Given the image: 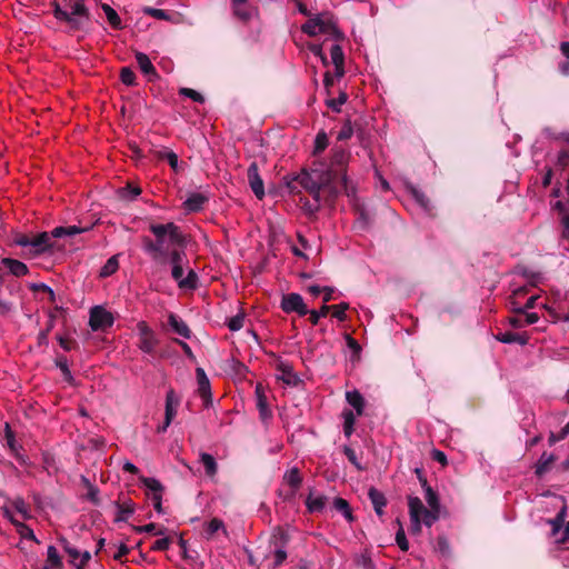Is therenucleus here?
<instances>
[{
	"label": "nucleus",
	"mask_w": 569,
	"mask_h": 569,
	"mask_svg": "<svg viewBox=\"0 0 569 569\" xmlns=\"http://www.w3.org/2000/svg\"><path fill=\"white\" fill-rule=\"evenodd\" d=\"M219 530H222L224 533H227V530L224 528V523L222 520L218 518L211 519L204 528V532L208 539L212 538V536L218 532Z\"/></svg>",
	"instance_id": "37"
},
{
	"label": "nucleus",
	"mask_w": 569,
	"mask_h": 569,
	"mask_svg": "<svg viewBox=\"0 0 569 569\" xmlns=\"http://www.w3.org/2000/svg\"><path fill=\"white\" fill-rule=\"evenodd\" d=\"M6 440H7V445H8L9 449L14 453V456L19 460H22V457H20V455L18 452L19 448L16 442L14 433L10 429L9 425H6Z\"/></svg>",
	"instance_id": "47"
},
{
	"label": "nucleus",
	"mask_w": 569,
	"mask_h": 569,
	"mask_svg": "<svg viewBox=\"0 0 569 569\" xmlns=\"http://www.w3.org/2000/svg\"><path fill=\"white\" fill-rule=\"evenodd\" d=\"M62 567L61 557L54 546H49L47 550V561L44 569H60Z\"/></svg>",
	"instance_id": "31"
},
{
	"label": "nucleus",
	"mask_w": 569,
	"mask_h": 569,
	"mask_svg": "<svg viewBox=\"0 0 569 569\" xmlns=\"http://www.w3.org/2000/svg\"><path fill=\"white\" fill-rule=\"evenodd\" d=\"M333 507L337 511L341 512L343 517L349 521H353V516L349 502L343 498H335Z\"/></svg>",
	"instance_id": "36"
},
{
	"label": "nucleus",
	"mask_w": 569,
	"mask_h": 569,
	"mask_svg": "<svg viewBox=\"0 0 569 569\" xmlns=\"http://www.w3.org/2000/svg\"><path fill=\"white\" fill-rule=\"evenodd\" d=\"M14 528H16L17 532L21 536V538L38 542L33 530L29 526L23 523L22 521H20L19 523H16Z\"/></svg>",
	"instance_id": "45"
},
{
	"label": "nucleus",
	"mask_w": 569,
	"mask_h": 569,
	"mask_svg": "<svg viewBox=\"0 0 569 569\" xmlns=\"http://www.w3.org/2000/svg\"><path fill=\"white\" fill-rule=\"evenodd\" d=\"M330 307H331L330 311H331L333 318L338 319L339 321L347 320L346 311L349 309L348 302H340L339 305H333Z\"/></svg>",
	"instance_id": "44"
},
{
	"label": "nucleus",
	"mask_w": 569,
	"mask_h": 569,
	"mask_svg": "<svg viewBox=\"0 0 569 569\" xmlns=\"http://www.w3.org/2000/svg\"><path fill=\"white\" fill-rule=\"evenodd\" d=\"M281 309L286 313L296 312L300 317L308 315L309 309L307 308L303 298L299 293H288L282 297Z\"/></svg>",
	"instance_id": "9"
},
{
	"label": "nucleus",
	"mask_w": 569,
	"mask_h": 569,
	"mask_svg": "<svg viewBox=\"0 0 569 569\" xmlns=\"http://www.w3.org/2000/svg\"><path fill=\"white\" fill-rule=\"evenodd\" d=\"M257 409L259 411V416L262 421H267L272 417V412L268 406L267 396L264 393V388L261 383H257L254 389Z\"/></svg>",
	"instance_id": "13"
},
{
	"label": "nucleus",
	"mask_w": 569,
	"mask_h": 569,
	"mask_svg": "<svg viewBox=\"0 0 569 569\" xmlns=\"http://www.w3.org/2000/svg\"><path fill=\"white\" fill-rule=\"evenodd\" d=\"M347 99H348L347 93L340 92L338 98L328 99L327 100V106L331 110H333L336 112H340L341 106L346 103Z\"/></svg>",
	"instance_id": "49"
},
{
	"label": "nucleus",
	"mask_w": 569,
	"mask_h": 569,
	"mask_svg": "<svg viewBox=\"0 0 569 569\" xmlns=\"http://www.w3.org/2000/svg\"><path fill=\"white\" fill-rule=\"evenodd\" d=\"M198 287V274L190 269L183 280L180 281L181 289L194 290Z\"/></svg>",
	"instance_id": "42"
},
{
	"label": "nucleus",
	"mask_w": 569,
	"mask_h": 569,
	"mask_svg": "<svg viewBox=\"0 0 569 569\" xmlns=\"http://www.w3.org/2000/svg\"><path fill=\"white\" fill-rule=\"evenodd\" d=\"M168 325L170 326L171 330L177 333L178 336L190 339L191 338V330L189 326L177 315L169 313L168 316Z\"/></svg>",
	"instance_id": "18"
},
{
	"label": "nucleus",
	"mask_w": 569,
	"mask_h": 569,
	"mask_svg": "<svg viewBox=\"0 0 569 569\" xmlns=\"http://www.w3.org/2000/svg\"><path fill=\"white\" fill-rule=\"evenodd\" d=\"M179 94L188 97L196 102L202 103L204 101V98L202 97L201 93H199L198 91L190 89V88H181L179 90Z\"/></svg>",
	"instance_id": "54"
},
{
	"label": "nucleus",
	"mask_w": 569,
	"mask_h": 569,
	"mask_svg": "<svg viewBox=\"0 0 569 569\" xmlns=\"http://www.w3.org/2000/svg\"><path fill=\"white\" fill-rule=\"evenodd\" d=\"M171 545V539L168 538V537H164V538H160V539H157L152 546L150 547V549L152 551H166L169 549Z\"/></svg>",
	"instance_id": "56"
},
{
	"label": "nucleus",
	"mask_w": 569,
	"mask_h": 569,
	"mask_svg": "<svg viewBox=\"0 0 569 569\" xmlns=\"http://www.w3.org/2000/svg\"><path fill=\"white\" fill-rule=\"evenodd\" d=\"M118 513L116 517L117 521L128 520L134 512V505L131 500L123 501L117 505Z\"/></svg>",
	"instance_id": "33"
},
{
	"label": "nucleus",
	"mask_w": 569,
	"mask_h": 569,
	"mask_svg": "<svg viewBox=\"0 0 569 569\" xmlns=\"http://www.w3.org/2000/svg\"><path fill=\"white\" fill-rule=\"evenodd\" d=\"M162 158L168 161L169 166L171 167V169L173 171L177 172L179 170V162H178L177 153H174L173 151H166L162 154Z\"/></svg>",
	"instance_id": "60"
},
{
	"label": "nucleus",
	"mask_w": 569,
	"mask_h": 569,
	"mask_svg": "<svg viewBox=\"0 0 569 569\" xmlns=\"http://www.w3.org/2000/svg\"><path fill=\"white\" fill-rule=\"evenodd\" d=\"M106 17H107V20L108 22L110 23V26L116 29V30H120L122 29V23H121V19L119 17V14L117 13V11L109 4L107 3H103L101 6Z\"/></svg>",
	"instance_id": "34"
},
{
	"label": "nucleus",
	"mask_w": 569,
	"mask_h": 569,
	"mask_svg": "<svg viewBox=\"0 0 569 569\" xmlns=\"http://www.w3.org/2000/svg\"><path fill=\"white\" fill-rule=\"evenodd\" d=\"M330 57L335 66V76L341 78L345 74V56L342 48L339 44H333L330 48Z\"/></svg>",
	"instance_id": "19"
},
{
	"label": "nucleus",
	"mask_w": 569,
	"mask_h": 569,
	"mask_svg": "<svg viewBox=\"0 0 569 569\" xmlns=\"http://www.w3.org/2000/svg\"><path fill=\"white\" fill-rule=\"evenodd\" d=\"M119 268V262L116 256L109 258L104 266L101 268L100 276L109 277L113 274Z\"/></svg>",
	"instance_id": "43"
},
{
	"label": "nucleus",
	"mask_w": 569,
	"mask_h": 569,
	"mask_svg": "<svg viewBox=\"0 0 569 569\" xmlns=\"http://www.w3.org/2000/svg\"><path fill=\"white\" fill-rule=\"evenodd\" d=\"M301 31L310 37L321 34L316 16L301 26Z\"/></svg>",
	"instance_id": "40"
},
{
	"label": "nucleus",
	"mask_w": 569,
	"mask_h": 569,
	"mask_svg": "<svg viewBox=\"0 0 569 569\" xmlns=\"http://www.w3.org/2000/svg\"><path fill=\"white\" fill-rule=\"evenodd\" d=\"M350 159V152L343 147H333L331 149V157L329 166L326 170H321L323 173H330V180L332 181L333 191L346 192L348 196L355 193V189H349L347 166Z\"/></svg>",
	"instance_id": "5"
},
{
	"label": "nucleus",
	"mask_w": 569,
	"mask_h": 569,
	"mask_svg": "<svg viewBox=\"0 0 569 569\" xmlns=\"http://www.w3.org/2000/svg\"><path fill=\"white\" fill-rule=\"evenodd\" d=\"M120 80L126 86L136 84V74L129 67H123L120 71Z\"/></svg>",
	"instance_id": "53"
},
{
	"label": "nucleus",
	"mask_w": 569,
	"mask_h": 569,
	"mask_svg": "<svg viewBox=\"0 0 569 569\" xmlns=\"http://www.w3.org/2000/svg\"><path fill=\"white\" fill-rule=\"evenodd\" d=\"M555 461H556L555 455L543 452L536 463V467H535L536 476L540 478L545 473H547L551 469Z\"/></svg>",
	"instance_id": "23"
},
{
	"label": "nucleus",
	"mask_w": 569,
	"mask_h": 569,
	"mask_svg": "<svg viewBox=\"0 0 569 569\" xmlns=\"http://www.w3.org/2000/svg\"><path fill=\"white\" fill-rule=\"evenodd\" d=\"M52 231L51 232H41L34 237H32L31 248L34 253H42L53 247L52 243Z\"/></svg>",
	"instance_id": "16"
},
{
	"label": "nucleus",
	"mask_w": 569,
	"mask_h": 569,
	"mask_svg": "<svg viewBox=\"0 0 569 569\" xmlns=\"http://www.w3.org/2000/svg\"><path fill=\"white\" fill-rule=\"evenodd\" d=\"M208 201V198L202 193H192L187 200L183 202V206L189 211H199L202 209L203 204Z\"/></svg>",
	"instance_id": "29"
},
{
	"label": "nucleus",
	"mask_w": 569,
	"mask_h": 569,
	"mask_svg": "<svg viewBox=\"0 0 569 569\" xmlns=\"http://www.w3.org/2000/svg\"><path fill=\"white\" fill-rule=\"evenodd\" d=\"M435 549L441 556L448 557L450 555V545H449L448 539L445 536H439L437 538Z\"/></svg>",
	"instance_id": "50"
},
{
	"label": "nucleus",
	"mask_w": 569,
	"mask_h": 569,
	"mask_svg": "<svg viewBox=\"0 0 569 569\" xmlns=\"http://www.w3.org/2000/svg\"><path fill=\"white\" fill-rule=\"evenodd\" d=\"M368 497L373 506L376 513L381 517L383 515V508L387 505L385 495L377 488L371 487L368 491Z\"/></svg>",
	"instance_id": "22"
},
{
	"label": "nucleus",
	"mask_w": 569,
	"mask_h": 569,
	"mask_svg": "<svg viewBox=\"0 0 569 569\" xmlns=\"http://www.w3.org/2000/svg\"><path fill=\"white\" fill-rule=\"evenodd\" d=\"M277 370L280 375L277 377L283 383L288 386H296L298 383V377L293 371V367L286 361L279 360L276 365Z\"/></svg>",
	"instance_id": "14"
},
{
	"label": "nucleus",
	"mask_w": 569,
	"mask_h": 569,
	"mask_svg": "<svg viewBox=\"0 0 569 569\" xmlns=\"http://www.w3.org/2000/svg\"><path fill=\"white\" fill-rule=\"evenodd\" d=\"M353 134V128L351 122L348 120L343 123L340 131L338 132L337 139L338 140H347L350 139Z\"/></svg>",
	"instance_id": "55"
},
{
	"label": "nucleus",
	"mask_w": 569,
	"mask_h": 569,
	"mask_svg": "<svg viewBox=\"0 0 569 569\" xmlns=\"http://www.w3.org/2000/svg\"><path fill=\"white\" fill-rule=\"evenodd\" d=\"M58 341L60 347L66 351L72 350L76 346V341L70 338L58 337Z\"/></svg>",
	"instance_id": "63"
},
{
	"label": "nucleus",
	"mask_w": 569,
	"mask_h": 569,
	"mask_svg": "<svg viewBox=\"0 0 569 569\" xmlns=\"http://www.w3.org/2000/svg\"><path fill=\"white\" fill-rule=\"evenodd\" d=\"M495 338L502 343H519L525 346L528 343L529 337L526 333H518L512 331L499 332Z\"/></svg>",
	"instance_id": "21"
},
{
	"label": "nucleus",
	"mask_w": 569,
	"mask_h": 569,
	"mask_svg": "<svg viewBox=\"0 0 569 569\" xmlns=\"http://www.w3.org/2000/svg\"><path fill=\"white\" fill-rule=\"evenodd\" d=\"M66 9L59 2H52L53 17L64 22L71 31L84 30L90 21V12L83 0L63 1Z\"/></svg>",
	"instance_id": "3"
},
{
	"label": "nucleus",
	"mask_w": 569,
	"mask_h": 569,
	"mask_svg": "<svg viewBox=\"0 0 569 569\" xmlns=\"http://www.w3.org/2000/svg\"><path fill=\"white\" fill-rule=\"evenodd\" d=\"M566 518V507H562L561 510L557 513L555 519L549 520V523L552 526V535H556L562 527Z\"/></svg>",
	"instance_id": "52"
},
{
	"label": "nucleus",
	"mask_w": 569,
	"mask_h": 569,
	"mask_svg": "<svg viewBox=\"0 0 569 569\" xmlns=\"http://www.w3.org/2000/svg\"><path fill=\"white\" fill-rule=\"evenodd\" d=\"M149 230L156 239L153 240L149 237H142L141 243L144 252L148 253L153 261L162 262L167 259V238L168 242L172 244H182L184 242V236L180 228L173 222L164 224L152 223L150 224Z\"/></svg>",
	"instance_id": "2"
},
{
	"label": "nucleus",
	"mask_w": 569,
	"mask_h": 569,
	"mask_svg": "<svg viewBox=\"0 0 569 569\" xmlns=\"http://www.w3.org/2000/svg\"><path fill=\"white\" fill-rule=\"evenodd\" d=\"M396 542L402 551H407L409 549V542H408L405 531L401 527L396 533Z\"/></svg>",
	"instance_id": "61"
},
{
	"label": "nucleus",
	"mask_w": 569,
	"mask_h": 569,
	"mask_svg": "<svg viewBox=\"0 0 569 569\" xmlns=\"http://www.w3.org/2000/svg\"><path fill=\"white\" fill-rule=\"evenodd\" d=\"M346 400L356 410L357 416L363 415L365 399L358 390L347 391Z\"/></svg>",
	"instance_id": "24"
},
{
	"label": "nucleus",
	"mask_w": 569,
	"mask_h": 569,
	"mask_svg": "<svg viewBox=\"0 0 569 569\" xmlns=\"http://www.w3.org/2000/svg\"><path fill=\"white\" fill-rule=\"evenodd\" d=\"M297 184L307 190L317 201L320 200L321 192H328L329 196L336 197L339 192L333 191L330 173H323L321 170H312V172L302 171L292 181L288 182L290 192H297Z\"/></svg>",
	"instance_id": "4"
},
{
	"label": "nucleus",
	"mask_w": 569,
	"mask_h": 569,
	"mask_svg": "<svg viewBox=\"0 0 569 569\" xmlns=\"http://www.w3.org/2000/svg\"><path fill=\"white\" fill-rule=\"evenodd\" d=\"M316 18L319 23V28L321 29V33L340 37V31L337 27V21L332 13L322 12L317 14Z\"/></svg>",
	"instance_id": "12"
},
{
	"label": "nucleus",
	"mask_w": 569,
	"mask_h": 569,
	"mask_svg": "<svg viewBox=\"0 0 569 569\" xmlns=\"http://www.w3.org/2000/svg\"><path fill=\"white\" fill-rule=\"evenodd\" d=\"M200 462L203 465L206 475L208 477H214L218 471V465L213 456L207 452L200 453Z\"/></svg>",
	"instance_id": "32"
},
{
	"label": "nucleus",
	"mask_w": 569,
	"mask_h": 569,
	"mask_svg": "<svg viewBox=\"0 0 569 569\" xmlns=\"http://www.w3.org/2000/svg\"><path fill=\"white\" fill-rule=\"evenodd\" d=\"M29 289L33 292H46L49 296L50 302L56 300L54 291L46 283H31Z\"/></svg>",
	"instance_id": "51"
},
{
	"label": "nucleus",
	"mask_w": 569,
	"mask_h": 569,
	"mask_svg": "<svg viewBox=\"0 0 569 569\" xmlns=\"http://www.w3.org/2000/svg\"><path fill=\"white\" fill-rule=\"evenodd\" d=\"M555 208L559 212L560 222L562 224L561 237L563 239H569V210L562 201H557Z\"/></svg>",
	"instance_id": "27"
},
{
	"label": "nucleus",
	"mask_w": 569,
	"mask_h": 569,
	"mask_svg": "<svg viewBox=\"0 0 569 569\" xmlns=\"http://www.w3.org/2000/svg\"><path fill=\"white\" fill-rule=\"evenodd\" d=\"M138 330V348L146 355H153L159 345V340L154 331L149 327L146 321H139L137 323Z\"/></svg>",
	"instance_id": "6"
},
{
	"label": "nucleus",
	"mask_w": 569,
	"mask_h": 569,
	"mask_svg": "<svg viewBox=\"0 0 569 569\" xmlns=\"http://www.w3.org/2000/svg\"><path fill=\"white\" fill-rule=\"evenodd\" d=\"M59 542L64 552L69 556L70 563L77 569H84L91 559V553L89 551H79L77 548L72 547L64 537H60Z\"/></svg>",
	"instance_id": "8"
},
{
	"label": "nucleus",
	"mask_w": 569,
	"mask_h": 569,
	"mask_svg": "<svg viewBox=\"0 0 569 569\" xmlns=\"http://www.w3.org/2000/svg\"><path fill=\"white\" fill-rule=\"evenodd\" d=\"M89 227H77V226H67V227H57L52 230V236L54 238H61V237H72L81 232L88 231Z\"/></svg>",
	"instance_id": "30"
},
{
	"label": "nucleus",
	"mask_w": 569,
	"mask_h": 569,
	"mask_svg": "<svg viewBox=\"0 0 569 569\" xmlns=\"http://www.w3.org/2000/svg\"><path fill=\"white\" fill-rule=\"evenodd\" d=\"M196 377L198 382V393L207 405L211 401L212 397L210 381L202 368L196 369Z\"/></svg>",
	"instance_id": "15"
},
{
	"label": "nucleus",
	"mask_w": 569,
	"mask_h": 569,
	"mask_svg": "<svg viewBox=\"0 0 569 569\" xmlns=\"http://www.w3.org/2000/svg\"><path fill=\"white\" fill-rule=\"evenodd\" d=\"M248 180L250 188L254 196L261 200L264 197V187L263 181L259 174L258 166L257 163H251L248 168Z\"/></svg>",
	"instance_id": "11"
},
{
	"label": "nucleus",
	"mask_w": 569,
	"mask_h": 569,
	"mask_svg": "<svg viewBox=\"0 0 569 569\" xmlns=\"http://www.w3.org/2000/svg\"><path fill=\"white\" fill-rule=\"evenodd\" d=\"M11 506L22 516L23 519H30V508L21 497H16L11 500Z\"/></svg>",
	"instance_id": "39"
},
{
	"label": "nucleus",
	"mask_w": 569,
	"mask_h": 569,
	"mask_svg": "<svg viewBox=\"0 0 569 569\" xmlns=\"http://www.w3.org/2000/svg\"><path fill=\"white\" fill-rule=\"evenodd\" d=\"M56 366L61 370L67 381L71 382L73 380L66 356H58L56 359Z\"/></svg>",
	"instance_id": "46"
},
{
	"label": "nucleus",
	"mask_w": 569,
	"mask_h": 569,
	"mask_svg": "<svg viewBox=\"0 0 569 569\" xmlns=\"http://www.w3.org/2000/svg\"><path fill=\"white\" fill-rule=\"evenodd\" d=\"M302 476L299 468L292 467L283 475V481L291 488V496H295L302 485Z\"/></svg>",
	"instance_id": "20"
},
{
	"label": "nucleus",
	"mask_w": 569,
	"mask_h": 569,
	"mask_svg": "<svg viewBox=\"0 0 569 569\" xmlns=\"http://www.w3.org/2000/svg\"><path fill=\"white\" fill-rule=\"evenodd\" d=\"M167 258H169V261L172 267L183 266L184 252L179 250H172L171 252H168Z\"/></svg>",
	"instance_id": "57"
},
{
	"label": "nucleus",
	"mask_w": 569,
	"mask_h": 569,
	"mask_svg": "<svg viewBox=\"0 0 569 569\" xmlns=\"http://www.w3.org/2000/svg\"><path fill=\"white\" fill-rule=\"evenodd\" d=\"M431 457L435 461L439 462L441 466H446L448 463L447 456L441 450L433 449L431 452Z\"/></svg>",
	"instance_id": "62"
},
{
	"label": "nucleus",
	"mask_w": 569,
	"mask_h": 569,
	"mask_svg": "<svg viewBox=\"0 0 569 569\" xmlns=\"http://www.w3.org/2000/svg\"><path fill=\"white\" fill-rule=\"evenodd\" d=\"M331 307L328 305H323L319 310H309V321L312 326H317L321 318H325L330 312Z\"/></svg>",
	"instance_id": "41"
},
{
	"label": "nucleus",
	"mask_w": 569,
	"mask_h": 569,
	"mask_svg": "<svg viewBox=\"0 0 569 569\" xmlns=\"http://www.w3.org/2000/svg\"><path fill=\"white\" fill-rule=\"evenodd\" d=\"M244 318L241 315H237L229 319L227 326L230 331H238L243 327Z\"/></svg>",
	"instance_id": "58"
},
{
	"label": "nucleus",
	"mask_w": 569,
	"mask_h": 569,
	"mask_svg": "<svg viewBox=\"0 0 569 569\" xmlns=\"http://www.w3.org/2000/svg\"><path fill=\"white\" fill-rule=\"evenodd\" d=\"M513 310L518 313L517 316L515 317H510L508 319V323L513 327V328H523L526 327V322H525V316H523V312H522V308L521 307H513Z\"/></svg>",
	"instance_id": "48"
},
{
	"label": "nucleus",
	"mask_w": 569,
	"mask_h": 569,
	"mask_svg": "<svg viewBox=\"0 0 569 569\" xmlns=\"http://www.w3.org/2000/svg\"><path fill=\"white\" fill-rule=\"evenodd\" d=\"M343 419V433L347 438H350L355 431L356 415L352 410L346 409L342 411Z\"/></svg>",
	"instance_id": "35"
},
{
	"label": "nucleus",
	"mask_w": 569,
	"mask_h": 569,
	"mask_svg": "<svg viewBox=\"0 0 569 569\" xmlns=\"http://www.w3.org/2000/svg\"><path fill=\"white\" fill-rule=\"evenodd\" d=\"M326 503V496H313L312 492H310L306 499V507L310 513L321 512L325 509Z\"/></svg>",
	"instance_id": "25"
},
{
	"label": "nucleus",
	"mask_w": 569,
	"mask_h": 569,
	"mask_svg": "<svg viewBox=\"0 0 569 569\" xmlns=\"http://www.w3.org/2000/svg\"><path fill=\"white\" fill-rule=\"evenodd\" d=\"M329 139L325 131L317 133L315 139L313 156L321 154L328 147Z\"/></svg>",
	"instance_id": "38"
},
{
	"label": "nucleus",
	"mask_w": 569,
	"mask_h": 569,
	"mask_svg": "<svg viewBox=\"0 0 569 569\" xmlns=\"http://www.w3.org/2000/svg\"><path fill=\"white\" fill-rule=\"evenodd\" d=\"M136 60H137V63L143 74L153 77V78L157 77L156 68L153 67L151 60L149 59V57L146 53L138 52L136 54Z\"/></svg>",
	"instance_id": "26"
},
{
	"label": "nucleus",
	"mask_w": 569,
	"mask_h": 569,
	"mask_svg": "<svg viewBox=\"0 0 569 569\" xmlns=\"http://www.w3.org/2000/svg\"><path fill=\"white\" fill-rule=\"evenodd\" d=\"M2 263L9 269V271L16 276V277H22L26 276L29 271L26 263L22 261L11 259V258H4L2 260Z\"/></svg>",
	"instance_id": "28"
},
{
	"label": "nucleus",
	"mask_w": 569,
	"mask_h": 569,
	"mask_svg": "<svg viewBox=\"0 0 569 569\" xmlns=\"http://www.w3.org/2000/svg\"><path fill=\"white\" fill-rule=\"evenodd\" d=\"M140 481L151 492L152 505L162 501L163 486L158 479L141 477Z\"/></svg>",
	"instance_id": "17"
},
{
	"label": "nucleus",
	"mask_w": 569,
	"mask_h": 569,
	"mask_svg": "<svg viewBox=\"0 0 569 569\" xmlns=\"http://www.w3.org/2000/svg\"><path fill=\"white\" fill-rule=\"evenodd\" d=\"M416 473L425 490V499L428 508L425 507L419 497H408L409 517L413 532H420L421 525L431 527L440 518L441 503L439 495L428 485L422 470L417 468Z\"/></svg>",
	"instance_id": "1"
},
{
	"label": "nucleus",
	"mask_w": 569,
	"mask_h": 569,
	"mask_svg": "<svg viewBox=\"0 0 569 569\" xmlns=\"http://www.w3.org/2000/svg\"><path fill=\"white\" fill-rule=\"evenodd\" d=\"M343 453L352 465H355L358 469H361L358 463L357 455L352 448L346 446L343 448Z\"/></svg>",
	"instance_id": "64"
},
{
	"label": "nucleus",
	"mask_w": 569,
	"mask_h": 569,
	"mask_svg": "<svg viewBox=\"0 0 569 569\" xmlns=\"http://www.w3.org/2000/svg\"><path fill=\"white\" fill-rule=\"evenodd\" d=\"M180 403V398L176 395L173 389L168 390L166 395V410H164V422L158 427V432H164L172 422L177 415V409Z\"/></svg>",
	"instance_id": "10"
},
{
	"label": "nucleus",
	"mask_w": 569,
	"mask_h": 569,
	"mask_svg": "<svg viewBox=\"0 0 569 569\" xmlns=\"http://www.w3.org/2000/svg\"><path fill=\"white\" fill-rule=\"evenodd\" d=\"M114 318L112 313L101 306H94L90 309L89 326L92 331L106 330L112 327Z\"/></svg>",
	"instance_id": "7"
},
{
	"label": "nucleus",
	"mask_w": 569,
	"mask_h": 569,
	"mask_svg": "<svg viewBox=\"0 0 569 569\" xmlns=\"http://www.w3.org/2000/svg\"><path fill=\"white\" fill-rule=\"evenodd\" d=\"M233 7V13L237 18L242 21H248L251 18V12L243 7V4H237Z\"/></svg>",
	"instance_id": "59"
}]
</instances>
